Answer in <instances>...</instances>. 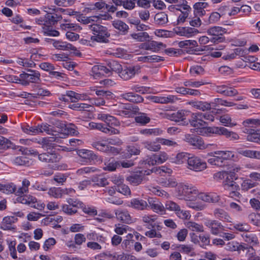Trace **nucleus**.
<instances>
[{"label": "nucleus", "mask_w": 260, "mask_h": 260, "mask_svg": "<svg viewBox=\"0 0 260 260\" xmlns=\"http://www.w3.org/2000/svg\"><path fill=\"white\" fill-rule=\"evenodd\" d=\"M184 200L193 201L197 197L201 200L207 203H216L220 200V196L215 192L199 193L197 188L191 184H188Z\"/></svg>", "instance_id": "obj_1"}, {"label": "nucleus", "mask_w": 260, "mask_h": 260, "mask_svg": "<svg viewBox=\"0 0 260 260\" xmlns=\"http://www.w3.org/2000/svg\"><path fill=\"white\" fill-rule=\"evenodd\" d=\"M88 28L93 34L91 37V40L99 43H106L108 41L110 34L106 26L93 23L88 25Z\"/></svg>", "instance_id": "obj_2"}, {"label": "nucleus", "mask_w": 260, "mask_h": 260, "mask_svg": "<svg viewBox=\"0 0 260 260\" xmlns=\"http://www.w3.org/2000/svg\"><path fill=\"white\" fill-rule=\"evenodd\" d=\"M27 73H21V85L28 86L30 83H39L41 81V74L38 71L28 69Z\"/></svg>", "instance_id": "obj_3"}, {"label": "nucleus", "mask_w": 260, "mask_h": 260, "mask_svg": "<svg viewBox=\"0 0 260 260\" xmlns=\"http://www.w3.org/2000/svg\"><path fill=\"white\" fill-rule=\"evenodd\" d=\"M236 245H235L234 243H229L230 249L232 251L237 250L239 252L246 250V255L249 260H257L258 257H255V252L252 247L253 246H248L244 243L241 245H239L238 243H236Z\"/></svg>", "instance_id": "obj_4"}, {"label": "nucleus", "mask_w": 260, "mask_h": 260, "mask_svg": "<svg viewBox=\"0 0 260 260\" xmlns=\"http://www.w3.org/2000/svg\"><path fill=\"white\" fill-rule=\"evenodd\" d=\"M188 168L196 172L202 171L207 168L206 162L200 157L191 155L187 161Z\"/></svg>", "instance_id": "obj_5"}, {"label": "nucleus", "mask_w": 260, "mask_h": 260, "mask_svg": "<svg viewBox=\"0 0 260 260\" xmlns=\"http://www.w3.org/2000/svg\"><path fill=\"white\" fill-rule=\"evenodd\" d=\"M61 159V156L52 149L39 155V160L47 164H55Z\"/></svg>", "instance_id": "obj_6"}, {"label": "nucleus", "mask_w": 260, "mask_h": 260, "mask_svg": "<svg viewBox=\"0 0 260 260\" xmlns=\"http://www.w3.org/2000/svg\"><path fill=\"white\" fill-rule=\"evenodd\" d=\"M153 169L142 170L139 172L126 177V180L133 185H138L141 183L145 175H150Z\"/></svg>", "instance_id": "obj_7"}, {"label": "nucleus", "mask_w": 260, "mask_h": 260, "mask_svg": "<svg viewBox=\"0 0 260 260\" xmlns=\"http://www.w3.org/2000/svg\"><path fill=\"white\" fill-rule=\"evenodd\" d=\"M190 113L189 111L185 110H178L169 115V119L175 122H179L180 125H186L188 121L186 120V117Z\"/></svg>", "instance_id": "obj_8"}, {"label": "nucleus", "mask_w": 260, "mask_h": 260, "mask_svg": "<svg viewBox=\"0 0 260 260\" xmlns=\"http://www.w3.org/2000/svg\"><path fill=\"white\" fill-rule=\"evenodd\" d=\"M49 9L53 12L47 13L45 15V20L47 25H53L62 19L61 15L58 14L57 12L58 10L61 11L62 9L53 8Z\"/></svg>", "instance_id": "obj_9"}, {"label": "nucleus", "mask_w": 260, "mask_h": 260, "mask_svg": "<svg viewBox=\"0 0 260 260\" xmlns=\"http://www.w3.org/2000/svg\"><path fill=\"white\" fill-rule=\"evenodd\" d=\"M188 121L190 125L194 127L196 131L204 125H207V122L203 120L202 113L201 112L191 113L190 118Z\"/></svg>", "instance_id": "obj_10"}, {"label": "nucleus", "mask_w": 260, "mask_h": 260, "mask_svg": "<svg viewBox=\"0 0 260 260\" xmlns=\"http://www.w3.org/2000/svg\"><path fill=\"white\" fill-rule=\"evenodd\" d=\"M119 71V76L124 80H127L133 77L136 74L138 73L140 70L139 66H136L125 68Z\"/></svg>", "instance_id": "obj_11"}, {"label": "nucleus", "mask_w": 260, "mask_h": 260, "mask_svg": "<svg viewBox=\"0 0 260 260\" xmlns=\"http://www.w3.org/2000/svg\"><path fill=\"white\" fill-rule=\"evenodd\" d=\"M224 189L229 191L228 196L231 198L236 199V198H240V193L238 191L239 186L238 184L234 181H226L224 184Z\"/></svg>", "instance_id": "obj_12"}, {"label": "nucleus", "mask_w": 260, "mask_h": 260, "mask_svg": "<svg viewBox=\"0 0 260 260\" xmlns=\"http://www.w3.org/2000/svg\"><path fill=\"white\" fill-rule=\"evenodd\" d=\"M205 225L210 229V232L214 235H220L224 230V226L221 222L215 220H209L205 222Z\"/></svg>", "instance_id": "obj_13"}, {"label": "nucleus", "mask_w": 260, "mask_h": 260, "mask_svg": "<svg viewBox=\"0 0 260 260\" xmlns=\"http://www.w3.org/2000/svg\"><path fill=\"white\" fill-rule=\"evenodd\" d=\"M114 212L117 219L122 223L131 224L133 222V219L127 210L117 209L115 210Z\"/></svg>", "instance_id": "obj_14"}, {"label": "nucleus", "mask_w": 260, "mask_h": 260, "mask_svg": "<svg viewBox=\"0 0 260 260\" xmlns=\"http://www.w3.org/2000/svg\"><path fill=\"white\" fill-rule=\"evenodd\" d=\"M53 46L57 49L61 50H73L74 53L77 56H79L81 53L76 49L75 47L70 43L61 41H53Z\"/></svg>", "instance_id": "obj_15"}, {"label": "nucleus", "mask_w": 260, "mask_h": 260, "mask_svg": "<svg viewBox=\"0 0 260 260\" xmlns=\"http://www.w3.org/2000/svg\"><path fill=\"white\" fill-rule=\"evenodd\" d=\"M40 55L37 54H33L31 55L30 59L24 57H17L16 62L19 66L25 68H34L36 66V63L32 60H37L38 57Z\"/></svg>", "instance_id": "obj_16"}, {"label": "nucleus", "mask_w": 260, "mask_h": 260, "mask_svg": "<svg viewBox=\"0 0 260 260\" xmlns=\"http://www.w3.org/2000/svg\"><path fill=\"white\" fill-rule=\"evenodd\" d=\"M147 203L149 207H150L154 212L161 214L165 213V207L157 199L149 198L148 199Z\"/></svg>", "instance_id": "obj_17"}, {"label": "nucleus", "mask_w": 260, "mask_h": 260, "mask_svg": "<svg viewBox=\"0 0 260 260\" xmlns=\"http://www.w3.org/2000/svg\"><path fill=\"white\" fill-rule=\"evenodd\" d=\"M128 206L137 210L141 211L147 210L149 208L147 202L139 198L132 199L129 202Z\"/></svg>", "instance_id": "obj_18"}, {"label": "nucleus", "mask_w": 260, "mask_h": 260, "mask_svg": "<svg viewBox=\"0 0 260 260\" xmlns=\"http://www.w3.org/2000/svg\"><path fill=\"white\" fill-rule=\"evenodd\" d=\"M207 125L201 127L196 132L203 136H211L213 134L218 135L220 126H207Z\"/></svg>", "instance_id": "obj_19"}, {"label": "nucleus", "mask_w": 260, "mask_h": 260, "mask_svg": "<svg viewBox=\"0 0 260 260\" xmlns=\"http://www.w3.org/2000/svg\"><path fill=\"white\" fill-rule=\"evenodd\" d=\"M77 153L79 157L84 159L86 162H91L97 158L96 154L90 150L85 149H79L77 151Z\"/></svg>", "instance_id": "obj_20"}, {"label": "nucleus", "mask_w": 260, "mask_h": 260, "mask_svg": "<svg viewBox=\"0 0 260 260\" xmlns=\"http://www.w3.org/2000/svg\"><path fill=\"white\" fill-rule=\"evenodd\" d=\"M215 90L217 92L228 96H233L238 94V91L232 87L225 85H216Z\"/></svg>", "instance_id": "obj_21"}, {"label": "nucleus", "mask_w": 260, "mask_h": 260, "mask_svg": "<svg viewBox=\"0 0 260 260\" xmlns=\"http://www.w3.org/2000/svg\"><path fill=\"white\" fill-rule=\"evenodd\" d=\"M92 146L95 149L100 151L104 152H112L113 153H118V149L114 147L107 145L100 141H95L92 142Z\"/></svg>", "instance_id": "obj_22"}, {"label": "nucleus", "mask_w": 260, "mask_h": 260, "mask_svg": "<svg viewBox=\"0 0 260 260\" xmlns=\"http://www.w3.org/2000/svg\"><path fill=\"white\" fill-rule=\"evenodd\" d=\"M184 140L190 145L200 149H201L202 146L203 144V140L202 139L200 136L193 135H185Z\"/></svg>", "instance_id": "obj_23"}, {"label": "nucleus", "mask_w": 260, "mask_h": 260, "mask_svg": "<svg viewBox=\"0 0 260 260\" xmlns=\"http://www.w3.org/2000/svg\"><path fill=\"white\" fill-rule=\"evenodd\" d=\"M199 32V31L197 29L190 27H179L176 30V33L177 35L186 38L192 37Z\"/></svg>", "instance_id": "obj_24"}, {"label": "nucleus", "mask_w": 260, "mask_h": 260, "mask_svg": "<svg viewBox=\"0 0 260 260\" xmlns=\"http://www.w3.org/2000/svg\"><path fill=\"white\" fill-rule=\"evenodd\" d=\"M165 47V45L161 42L152 41L149 43L143 44L142 48L146 50H150L152 52H157L161 48Z\"/></svg>", "instance_id": "obj_25"}, {"label": "nucleus", "mask_w": 260, "mask_h": 260, "mask_svg": "<svg viewBox=\"0 0 260 260\" xmlns=\"http://www.w3.org/2000/svg\"><path fill=\"white\" fill-rule=\"evenodd\" d=\"M37 127L38 129V134L45 132L48 135L56 136L57 133H59L56 131L55 127L47 123H42L41 124H38L37 125Z\"/></svg>", "instance_id": "obj_26"}, {"label": "nucleus", "mask_w": 260, "mask_h": 260, "mask_svg": "<svg viewBox=\"0 0 260 260\" xmlns=\"http://www.w3.org/2000/svg\"><path fill=\"white\" fill-rule=\"evenodd\" d=\"M213 214L216 218L223 222H232V218L227 212L222 209L216 208L213 211Z\"/></svg>", "instance_id": "obj_27"}, {"label": "nucleus", "mask_w": 260, "mask_h": 260, "mask_svg": "<svg viewBox=\"0 0 260 260\" xmlns=\"http://www.w3.org/2000/svg\"><path fill=\"white\" fill-rule=\"evenodd\" d=\"M105 71H108L105 66L101 64L94 65L91 69L90 75L94 79H98L107 76Z\"/></svg>", "instance_id": "obj_28"}, {"label": "nucleus", "mask_w": 260, "mask_h": 260, "mask_svg": "<svg viewBox=\"0 0 260 260\" xmlns=\"http://www.w3.org/2000/svg\"><path fill=\"white\" fill-rule=\"evenodd\" d=\"M244 133H247V140L255 143L260 142V129L254 130L245 128Z\"/></svg>", "instance_id": "obj_29"}, {"label": "nucleus", "mask_w": 260, "mask_h": 260, "mask_svg": "<svg viewBox=\"0 0 260 260\" xmlns=\"http://www.w3.org/2000/svg\"><path fill=\"white\" fill-rule=\"evenodd\" d=\"M187 104L192 107L203 111L211 109V104L205 101H191L188 102Z\"/></svg>", "instance_id": "obj_30"}, {"label": "nucleus", "mask_w": 260, "mask_h": 260, "mask_svg": "<svg viewBox=\"0 0 260 260\" xmlns=\"http://www.w3.org/2000/svg\"><path fill=\"white\" fill-rule=\"evenodd\" d=\"M153 102L156 103L167 104L175 102L177 98L176 96L169 95L167 96H153L151 98Z\"/></svg>", "instance_id": "obj_31"}, {"label": "nucleus", "mask_w": 260, "mask_h": 260, "mask_svg": "<svg viewBox=\"0 0 260 260\" xmlns=\"http://www.w3.org/2000/svg\"><path fill=\"white\" fill-rule=\"evenodd\" d=\"M218 135L224 136L230 141H235L239 139V136L236 133L230 131L224 127H219Z\"/></svg>", "instance_id": "obj_32"}, {"label": "nucleus", "mask_w": 260, "mask_h": 260, "mask_svg": "<svg viewBox=\"0 0 260 260\" xmlns=\"http://www.w3.org/2000/svg\"><path fill=\"white\" fill-rule=\"evenodd\" d=\"M243 240L250 246H254L259 243L258 238L255 234L247 232L242 234Z\"/></svg>", "instance_id": "obj_33"}, {"label": "nucleus", "mask_w": 260, "mask_h": 260, "mask_svg": "<svg viewBox=\"0 0 260 260\" xmlns=\"http://www.w3.org/2000/svg\"><path fill=\"white\" fill-rule=\"evenodd\" d=\"M120 96L129 102L135 103H141L144 100L141 96L131 92L122 93Z\"/></svg>", "instance_id": "obj_34"}, {"label": "nucleus", "mask_w": 260, "mask_h": 260, "mask_svg": "<svg viewBox=\"0 0 260 260\" xmlns=\"http://www.w3.org/2000/svg\"><path fill=\"white\" fill-rule=\"evenodd\" d=\"M16 200L18 203L27 205L31 207L33 204H34L35 202H37V199L36 197L29 194H25L23 195L22 196L18 197Z\"/></svg>", "instance_id": "obj_35"}, {"label": "nucleus", "mask_w": 260, "mask_h": 260, "mask_svg": "<svg viewBox=\"0 0 260 260\" xmlns=\"http://www.w3.org/2000/svg\"><path fill=\"white\" fill-rule=\"evenodd\" d=\"M156 219V215H144L142 217V220L145 223L144 225L148 229L155 228V221Z\"/></svg>", "instance_id": "obj_36"}, {"label": "nucleus", "mask_w": 260, "mask_h": 260, "mask_svg": "<svg viewBox=\"0 0 260 260\" xmlns=\"http://www.w3.org/2000/svg\"><path fill=\"white\" fill-rule=\"evenodd\" d=\"M119 167H120L119 161L111 158L105 162L103 169L105 171H114Z\"/></svg>", "instance_id": "obj_37"}, {"label": "nucleus", "mask_w": 260, "mask_h": 260, "mask_svg": "<svg viewBox=\"0 0 260 260\" xmlns=\"http://www.w3.org/2000/svg\"><path fill=\"white\" fill-rule=\"evenodd\" d=\"M121 65L117 61L114 60L110 61L107 64V67H106L108 71H105L106 75L110 76L112 72H118L121 69Z\"/></svg>", "instance_id": "obj_38"}, {"label": "nucleus", "mask_w": 260, "mask_h": 260, "mask_svg": "<svg viewBox=\"0 0 260 260\" xmlns=\"http://www.w3.org/2000/svg\"><path fill=\"white\" fill-rule=\"evenodd\" d=\"M168 22V15L165 12L157 13L154 16V22L159 26H163Z\"/></svg>", "instance_id": "obj_39"}, {"label": "nucleus", "mask_w": 260, "mask_h": 260, "mask_svg": "<svg viewBox=\"0 0 260 260\" xmlns=\"http://www.w3.org/2000/svg\"><path fill=\"white\" fill-rule=\"evenodd\" d=\"M227 30L223 27L218 26H212L209 28L207 30L208 35L210 36H222L225 34Z\"/></svg>", "instance_id": "obj_40"}, {"label": "nucleus", "mask_w": 260, "mask_h": 260, "mask_svg": "<svg viewBox=\"0 0 260 260\" xmlns=\"http://www.w3.org/2000/svg\"><path fill=\"white\" fill-rule=\"evenodd\" d=\"M188 184L182 183L177 184L176 186V196L180 200H185Z\"/></svg>", "instance_id": "obj_41"}, {"label": "nucleus", "mask_w": 260, "mask_h": 260, "mask_svg": "<svg viewBox=\"0 0 260 260\" xmlns=\"http://www.w3.org/2000/svg\"><path fill=\"white\" fill-rule=\"evenodd\" d=\"M144 147L151 151H157L160 149V145L158 143L156 139L154 141H145L143 142Z\"/></svg>", "instance_id": "obj_42"}, {"label": "nucleus", "mask_w": 260, "mask_h": 260, "mask_svg": "<svg viewBox=\"0 0 260 260\" xmlns=\"http://www.w3.org/2000/svg\"><path fill=\"white\" fill-rule=\"evenodd\" d=\"M209 155L213 157L208 159V162L211 165L216 166L218 167H223L224 165L219 155H215L214 152L209 153Z\"/></svg>", "instance_id": "obj_43"}, {"label": "nucleus", "mask_w": 260, "mask_h": 260, "mask_svg": "<svg viewBox=\"0 0 260 260\" xmlns=\"http://www.w3.org/2000/svg\"><path fill=\"white\" fill-rule=\"evenodd\" d=\"M214 154L219 155L224 165L225 161L232 159L234 157V153L231 151H216L214 152Z\"/></svg>", "instance_id": "obj_44"}, {"label": "nucleus", "mask_w": 260, "mask_h": 260, "mask_svg": "<svg viewBox=\"0 0 260 260\" xmlns=\"http://www.w3.org/2000/svg\"><path fill=\"white\" fill-rule=\"evenodd\" d=\"M0 191L6 194L15 193L16 191V185L13 183L7 184L0 183Z\"/></svg>", "instance_id": "obj_45"}, {"label": "nucleus", "mask_w": 260, "mask_h": 260, "mask_svg": "<svg viewBox=\"0 0 260 260\" xmlns=\"http://www.w3.org/2000/svg\"><path fill=\"white\" fill-rule=\"evenodd\" d=\"M125 151V157L130 158L133 155H139L140 153V147L137 146L129 145L127 146Z\"/></svg>", "instance_id": "obj_46"}, {"label": "nucleus", "mask_w": 260, "mask_h": 260, "mask_svg": "<svg viewBox=\"0 0 260 260\" xmlns=\"http://www.w3.org/2000/svg\"><path fill=\"white\" fill-rule=\"evenodd\" d=\"M113 27L122 32L123 34H125L129 29L128 26L124 22L121 20H115L112 23Z\"/></svg>", "instance_id": "obj_47"}, {"label": "nucleus", "mask_w": 260, "mask_h": 260, "mask_svg": "<svg viewBox=\"0 0 260 260\" xmlns=\"http://www.w3.org/2000/svg\"><path fill=\"white\" fill-rule=\"evenodd\" d=\"M162 131L159 128H145L140 131V133L146 137L155 136L161 134Z\"/></svg>", "instance_id": "obj_48"}, {"label": "nucleus", "mask_w": 260, "mask_h": 260, "mask_svg": "<svg viewBox=\"0 0 260 260\" xmlns=\"http://www.w3.org/2000/svg\"><path fill=\"white\" fill-rule=\"evenodd\" d=\"M219 121L225 126L233 127L237 125V123L233 121L231 117L228 114L221 116Z\"/></svg>", "instance_id": "obj_49"}, {"label": "nucleus", "mask_w": 260, "mask_h": 260, "mask_svg": "<svg viewBox=\"0 0 260 260\" xmlns=\"http://www.w3.org/2000/svg\"><path fill=\"white\" fill-rule=\"evenodd\" d=\"M48 194L54 198H61L63 196V188L61 187H53L48 191Z\"/></svg>", "instance_id": "obj_50"}, {"label": "nucleus", "mask_w": 260, "mask_h": 260, "mask_svg": "<svg viewBox=\"0 0 260 260\" xmlns=\"http://www.w3.org/2000/svg\"><path fill=\"white\" fill-rule=\"evenodd\" d=\"M91 107V105L87 104L86 103H74L73 104H71L69 106V107L73 110L76 111H88L89 109Z\"/></svg>", "instance_id": "obj_51"}, {"label": "nucleus", "mask_w": 260, "mask_h": 260, "mask_svg": "<svg viewBox=\"0 0 260 260\" xmlns=\"http://www.w3.org/2000/svg\"><path fill=\"white\" fill-rule=\"evenodd\" d=\"M135 120L137 123L144 125L150 122V118L146 113H140L135 117Z\"/></svg>", "instance_id": "obj_52"}, {"label": "nucleus", "mask_w": 260, "mask_h": 260, "mask_svg": "<svg viewBox=\"0 0 260 260\" xmlns=\"http://www.w3.org/2000/svg\"><path fill=\"white\" fill-rule=\"evenodd\" d=\"M90 90L95 91V94L100 96L99 98L109 99L111 98L113 95V93L111 91L99 89L97 87H91Z\"/></svg>", "instance_id": "obj_53"}, {"label": "nucleus", "mask_w": 260, "mask_h": 260, "mask_svg": "<svg viewBox=\"0 0 260 260\" xmlns=\"http://www.w3.org/2000/svg\"><path fill=\"white\" fill-rule=\"evenodd\" d=\"M242 52H243L241 48H237L234 49L233 51L224 54L222 58L224 60H231L236 58L237 56L240 55Z\"/></svg>", "instance_id": "obj_54"}, {"label": "nucleus", "mask_w": 260, "mask_h": 260, "mask_svg": "<svg viewBox=\"0 0 260 260\" xmlns=\"http://www.w3.org/2000/svg\"><path fill=\"white\" fill-rule=\"evenodd\" d=\"M60 29L66 32L68 31H79L82 28L78 24L75 23H62L60 25Z\"/></svg>", "instance_id": "obj_55"}, {"label": "nucleus", "mask_w": 260, "mask_h": 260, "mask_svg": "<svg viewBox=\"0 0 260 260\" xmlns=\"http://www.w3.org/2000/svg\"><path fill=\"white\" fill-rule=\"evenodd\" d=\"M21 129L22 131L26 134L30 135H35L38 134V129L37 126H30L26 123L21 125Z\"/></svg>", "instance_id": "obj_56"}, {"label": "nucleus", "mask_w": 260, "mask_h": 260, "mask_svg": "<svg viewBox=\"0 0 260 260\" xmlns=\"http://www.w3.org/2000/svg\"><path fill=\"white\" fill-rule=\"evenodd\" d=\"M186 226L193 232H203L204 227L202 224L193 221H188L186 223Z\"/></svg>", "instance_id": "obj_57"}, {"label": "nucleus", "mask_w": 260, "mask_h": 260, "mask_svg": "<svg viewBox=\"0 0 260 260\" xmlns=\"http://www.w3.org/2000/svg\"><path fill=\"white\" fill-rule=\"evenodd\" d=\"M208 6V4L207 3L198 2L194 4L193 8L194 10L197 11V13L200 16H203L205 13V11L204 9L207 8Z\"/></svg>", "instance_id": "obj_58"}, {"label": "nucleus", "mask_w": 260, "mask_h": 260, "mask_svg": "<svg viewBox=\"0 0 260 260\" xmlns=\"http://www.w3.org/2000/svg\"><path fill=\"white\" fill-rule=\"evenodd\" d=\"M133 39L139 42H144L148 40L150 38L149 35L146 32H139L134 33L131 35Z\"/></svg>", "instance_id": "obj_59"}, {"label": "nucleus", "mask_w": 260, "mask_h": 260, "mask_svg": "<svg viewBox=\"0 0 260 260\" xmlns=\"http://www.w3.org/2000/svg\"><path fill=\"white\" fill-rule=\"evenodd\" d=\"M190 155V154L186 152L178 153L174 158V162L178 164H181L187 161Z\"/></svg>", "instance_id": "obj_60"}, {"label": "nucleus", "mask_w": 260, "mask_h": 260, "mask_svg": "<svg viewBox=\"0 0 260 260\" xmlns=\"http://www.w3.org/2000/svg\"><path fill=\"white\" fill-rule=\"evenodd\" d=\"M130 229L128 226L125 224L118 223L115 224L114 231L117 235H120L127 233Z\"/></svg>", "instance_id": "obj_61"}, {"label": "nucleus", "mask_w": 260, "mask_h": 260, "mask_svg": "<svg viewBox=\"0 0 260 260\" xmlns=\"http://www.w3.org/2000/svg\"><path fill=\"white\" fill-rule=\"evenodd\" d=\"M207 83V82H204L203 80L193 81V80H189L185 81L183 82V85L185 87H192L198 88L202 85H206Z\"/></svg>", "instance_id": "obj_62"}, {"label": "nucleus", "mask_w": 260, "mask_h": 260, "mask_svg": "<svg viewBox=\"0 0 260 260\" xmlns=\"http://www.w3.org/2000/svg\"><path fill=\"white\" fill-rule=\"evenodd\" d=\"M257 183L256 182L249 179L243 180L241 185L242 190L245 191L255 187Z\"/></svg>", "instance_id": "obj_63"}, {"label": "nucleus", "mask_w": 260, "mask_h": 260, "mask_svg": "<svg viewBox=\"0 0 260 260\" xmlns=\"http://www.w3.org/2000/svg\"><path fill=\"white\" fill-rule=\"evenodd\" d=\"M243 124L247 127L260 126V119L249 118L244 121Z\"/></svg>", "instance_id": "obj_64"}]
</instances>
